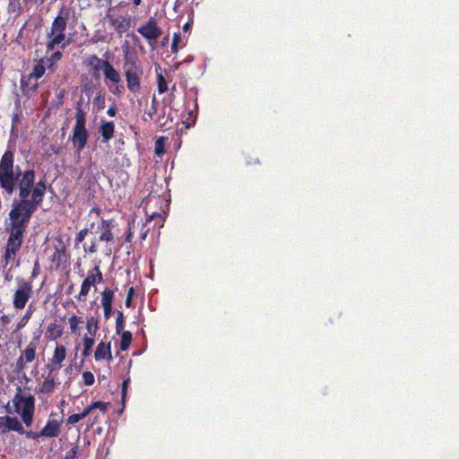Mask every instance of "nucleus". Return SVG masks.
<instances>
[{"label":"nucleus","instance_id":"f257e3e1","mask_svg":"<svg viewBox=\"0 0 459 459\" xmlns=\"http://www.w3.org/2000/svg\"><path fill=\"white\" fill-rule=\"evenodd\" d=\"M35 178L34 170L22 171L19 166H14L13 151L4 152L0 159V186L3 188V195L7 198L15 190L18 193L9 212L11 230L4 255L5 264L13 261L21 249L27 224L43 201L46 184L43 180L35 183Z\"/></svg>","mask_w":459,"mask_h":459},{"label":"nucleus","instance_id":"f03ea898","mask_svg":"<svg viewBox=\"0 0 459 459\" xmlns=\"http://www.w3.org/2000/svg\"><path fill=\"white\" fill-rule=\"evenodd\" d=\"M86 65L91 68V73L94 79L100 80V72L104 74L106 83H119L121 82L120 74L107 60L101 59L97 56H91L86 61Z\"/></svg>","mask_w":459,"mask_h":459},{"label":"nucleus","instance_id":"7ed1b4c3","mask_svg":"<svg viewBox=\"0 0 459 459\" xmlns=\"http://www.w3.org/2000/svg\"><path fill=\"white\" fill-rule=\"evenodd\" d=\"M89 137L86 129V113L82 108L78 107L75 113V125L73 127L71 141L76 154L80 156L82 151L85 148Z\"/></svg>","mask_w":459,"mask_h":459},{"label":"nucleus","instance_id":"20e7f679","mask_svg":"<svg viewBox=\"0 0 459 459\" xmlns=\"http://www.w3.org/2000/svg\"><path fill=\"white\" fill-rule=\"evenodd\" d=\"M47 61L40 58L33 65L31 72L21 79V88L23 91L35 92L39 87L38 80L40 79L48 69Z\"/></svg>","mask_w":459,"mask_h":459},{"label":"nucleus","instance_id":"39448f33","mask_svg":"<svg viewBox=\"0 0 459 459\" xmlns=\"http://www.w3.org/2000/svg\"><path fill=\"white\" fill-rule=\"evenodd\" d=\"M126 78L127 88L132 92H137L140 90V79L143 75V70L138 65L137 58L126 56Z\"/></svg>","mask_w":459,"mask_h":459},{"label":"nucleus","instance_id":"423d86ee","mask_svg":"<svg viewBox=\"0 0 459 459\" xmlns=\"http://www.w3.org/2000/svg\"><path fill=\"white\" fill-rule=\"evenodd\" d=\"M17 288L13 297V306L16 309H23L32 296V283L24 278H16Z\"/></svg>","mask_w":459,"mask_h":459},{"label":"nucleus","instance_id":"0eeeda50","mask_svg":"<svg viewBox=\"0 0 459 459\" xmlns=\"http://www.w3.org/2000/svg\"><path fill=\"white\" fill-rule=\"evenodd\" d=\"M54 252L50 255V261L55 268L60 267L67 261L66 245L61 236L55 238L53 241Z\"/></svg>","mask_w":459,"mask_h":459},{"label":"nucleus","instance_id":"6e6552de","mask_svg":"<svg viewBox=\"0 0 459 459\" xmlns=\"http://www.w3.org/2000/svg\"><path fill=\"white\" fill-rule=\"evenodd\" d=\"M102 280V273L100 272V267L97 265L89 272L87 277L82 281L81 290L78 295V299L84 301L90 291L91 286L101 282Z\"/></svg>","mask_w":459,"mask_h":459},{"label":"nucleus","instance_id":"1a4fd4ad","mask_svg":"<svg viewBox=\"0 0 459 459\" xmlns=\"http://www.w3.org/2000/svg\"><path fill=\"white\" fill-rule=\"evenodd\" d=\"M38 346L37 341H31L27 347L21 351V355L17 359L16 368L19 371H22L27 368L29 363L35 360L37 357L36 350Z\"/></svg>","mask_w":459,"mask_h":459},{"label":"nucleus","instance_id":"9d476101","mask_svg":"<svg viewBox=\"0 0 459 459\" xmlns=\"http://www.w3.org/2000/svg\"><path fill=\"white\" fill-rule=\"evenodd\" d=\"M137 31L148 41H156L160 35L162 30L158 27L157 21L151 17L147 22L137 29Z\"/></svg>","mask_w":459,"mask_h":459},{"label":"nucleus","instance_id":"9b49d317","mask_svg":"<svg viewBox=\"0 0 459 459\" xmlns=\"http://www.w3.org/2000/svg\"><path fill=\"white\" fill-rule=\"evenodd\" d=\"M16 431L24 434V429L16 417L0 416V433L4 434L8 431Z\"/></svg>","mask_w":459,"mask_h":459},{"label":"nucleus","instance_id":"f8f14e48","mask_svg":"<svg viewBox=\"0 0 459 459\" xmlns=\"http://www.w3.org/2000/svg\"><path fill=\"white\" fill-rule=\"evenodd\" d=\"M35 410V400L32 395H28L25 402L21 405L20 414L22 421L27 427H30L33 421Z\"/></svg>","mask_w":459,"mask_h":459},{"label":"nucleus","instance_id":"ddd939ff","mask_svg":"<svg viewBox=\"0 0 459 459\" xmlns=\"http://www.w3.org/2000/svg\"><path fill=\"white\" fill-rule=\"evenodd\" d=\"M66 349L62 344H56L50 362L48 365L50 371H57L61 368L62 362L65 359Z\"/></svg>","mask_w":459,"mask_h":459},{"label":"nucleus","instance_id":"4468645a","mask_svg":"<svg viewBox=\"0 0 459 459\" xmlns=\"http://www.w3.org/2000/svg\"><path fill=\"white\" fill-rule=\"evenodd\" d=\"M55 413L51 412L45 427L40 430V435L45 437H56L60 434L61 422L53 419Z\"/></svg>","mask_w":459,"mask_h":459},{"label":"nucleus","instance_id":"2eb2a0df","mask_svg":"<svg viewBox=\"0 0 459 459\" xmlns=\"http://www.w3.org/2000/svg\"><path fill=\"white\" fill-rule=\"evenodd\" d=\"M107 17L108 18L110 24L119 34L127 31L131 27V18L129 16H114L108 13Z\"/></svg>","mask_w":459,"mask_h":459},{"label":"nucleus","instance_id":"dca6fc26","mask_svg":"<svg viewBox=\"0 0 459 459\" xmlns=\"http://www.w3.org/2000/svg\"><path fill=\"white\" fill-rule=\"evenodd\" d=\"M56 386V377L50 371L44 380L39 385L38 393L49 394Z\"/></svg>","mask_w":459,"mask_h":459},{"label":"nucleus","instance_id":"f3484780","mask_svg":"<svg viewBox=\"0 0 459 459\" xmlns=\"http://www.w3.org/2000/svg\"><path fill=\"white\" fill-rule=\"evenodd\" d=\"M113 224L111 221L102 220L99 229L100 230V240L107 243L111 242L114 239L113 233L111 231Z\"/></svg>","mask_w":459,"mask_h":459},{"label":"nucleus","instance_id":"a211bd4d","mask_svg":"<svg viewBox=\"0 0 459 459\" xmlns=\"http://www.w3.org/2000/svg\"><path fill=\"white\" fill-rule=\"evenodd\" d=\"M94 357L96 360H101L104 359L111 360L112 354L110 343L106 344L104 342H100L96 348Z\"/></svg>","mask_w":459,"mask_h":459},{"label":"nucleus","instance_id":"6ab92c4d","mask_svg":"<svg viewBox=\"0 0 459 459\" xmlns=\"http://www.w3.org/2000/svg\"><path fill=\"white\" fill-rule=\"evenodd\" d=\"M48 38L49 39V41L47 44V50L50 51L55 48L56 46L61 45L62 48H65L67 45V42L65 41V33L60 34H53L48 33Z\"/></svg>","mask_w":459,"mask_h":459},{"label":"nucleus","instance_id":"aec40b11","mask_svg":"<svg viewBox=\"0 0 459 459\" xmlns=\"http://www.w3.org/2000/svg\"><path fill=\"white\" fill-rule=\"evenodd\" d=\"M115 125L113 122H102L100 126V133L102 136V142L108 143L114 134Z\"/></svg>","mask_w":459,"mask_h":459},{"label":"nucleus","instance_id":"412c9836","mask_svg":"<svg viewBox=\"0 0 459 459\" xmlns=\"http://www.w3.org/2000/svg\"><path fill=\"white\" fill-rule=\"evenodd\" d=\"M65 29H66V21H65V19L64 17L58 15L54 20V22L52 23V26H51V30H50L49 33L51 35L65 33Z\"/></svg>","mask_w":459,"mask_h":459},{"label":"nucleus","instance_id":"4be33fe9","mask_svg":"<svg viewBox=\"0 0 459 459\" xmlns=\"http://www.w3.org/2000/svg\"><path fill=\"white\" fill-rule=\"evenodd\" d=\"M44 61H47L48 69L51 72L55 71V65L62 58V53L60 51H56L53 53L49 57H42Z\"/></svg>","mask_w":459,"mask_h":459},{"label":"nucleus","instance_id":"5701e85b","mask_svg":"<svg viewBox=\"0 0 459 459\" xmlns=\"http://www.w3.org/2000/svg\"><path fill=\"white\" fill-rule=\"evenodd\" d=\"M62 333H63V330L60 325H57L56 324H50L48 326L47 334L49 336V338L56 339L58 337H60L62 335Z\"/></svg>","mask_w":459,"mask_h":459},{"label":"nucleus","instance_id":"b1692460","mask_svg":"<svg viewBox=\"0 0 459 459\" xmlns=\"http://www.w3.org/2000/svg\"><path fill=\"white\" fill-rule=\"evenodd\" d=\"M121 334V342H120V349L122 351H126L131 342H132V333L129 331H122Z\"/></svg>","mask_w":459,"mask_h":459},{"label":"nucleus","instance_id":"393cba45","mask_svg":"<svg viewBox=\"0 0 459 459\" xmlns=\"http://www.w3.org/2000/svg\"><path fill=\"white\" fill-rule=\"evenodd\" d=\"M26 398H27V396H23L22 394V388L18 387L17 393L15 394V395L13 399V406L15 407V412H17V413L20 412L21 405L25 402Z\"/></svg>","mask_w":459,"mask_h":459},{"label":"nucleus","instance_id":"a878e982","mask_svg":"<svg viewBox=\"0 0 459 459\" xmlns=\"http://www.w3.org/2000/svg\"><path fill=\"white\" fill-rule=\"evenodd\" d=\"M114 297V290L106 289L101 293V305L102 307L112 306Z\"/></svg>","mask_w":459,"mask_h":459},{"label":"nucleus","instance_id":"bb28decb","mask_svg":"<svg viewBox=\"0 0 459 459\" xmlns=\"http://www.w3.org/2000/svg\"><path fill=\"white\" fill-rule=\"evenodd\" d=\"M91 411L89 406L85 408L81 413H75L69 416L67 422L69 424H75L79 422L81 420L86 418L90 414Z\"/></svg>","mask_w":459,"mask_h":459},{"label":"nucleus","instance_id":"cd10ccee","mask_svg":"<svg viewBox=\"0 0 459 459\" xmlns=\"http://www.w3.org/2000/svg\"><path fill=\"white\" fill-rule=\"evenodd\" d=\"M32 314H33V309L30 306L29 308L26 310L25 314L23 315V316L18 322V324L16 325V329L20 330V329L23 328L28 324V322L30 319Z\"/></svg>","mask_w":459,"mask_h":459},{"label":"nucleus","instance_id":"c85d7f7f","mask_svg":"<svg viewBox=\"0 0 459 459\" xmlns=\"http://www.w3.org/2000/svg\"><path fill=\"white\" fill-rule=\"evenodd\" d=\"M87 331L91 336H94L99 329L98 321L91 316L87 319Z\"/></svg>","mask_w":459,"mask_h":459},{"label":"nucleus","instance_id":"c756f323","mask_svg":"<svg viewBox=\"0 0 459 459\" xmlns=\"http://www.w3.org/2000/svg\"><path fill=\"white\" fill-rule=\"evenodd\" d=\"M94 344V339L92 337L85 336L83 338V351L82 356L88 357L91 353V350Z\"/></svg>","mask_w":459,"mask_h":459},{"label":"nucleus","instance_id":"7c9ffc66","mask_svg":"<svg viewBox=\"0 0 459 459\" xmlns=\"http://www.w3.org/2000/svg\"><path fill=\"white\" fill-rule=\"evenodd\" d=\"M125 328L124 315L121 311H117V317L116 320V333L120 334Z\"/></svg>","mask_w":459,"mask_h":459},{"label":"nucleus","instance_id":"2f4dec72","mask_svg":"<svg viewBox=\"0 0 459 459\" xmlns=\"http://www.w3.org/2000/svg\"><path fill=\"white\" fill-rule=\"evenodd\" d=\"M158 91L159 93H164L168 91V84L166 79L161 74L157 75Z\"/></svg>","mask_w":459,"mask_h":459},{"label":"nucleus","instance_id":"473e14b6","mask_svg":"<svg viewBox=\"0 0 459 459\" xmlns=\"http://www.w3.org/2000/svg\"><path fill=\"white\" fill-rule=\"evenodd\" d=\"M108 403L103 402H95L89 405V409L92 411L94 409L100 410L102 413H105L108 410Z\"/></svg>","mask_w":459,"mask_h":459},{"label":"nucleus","instance_id":"72a5a7b5","mask_svg":"<svg viewBox=\"0 0 459 459\" xmlns=\"http://www.w3.org/2000/svg\"><path fill=\"white\" fill-rule=\"evenodd\" d=\"M82 323V320L81 318H79L78 316H72L70 318H69V325H70V329H71V332L72 333H76L77 332V329H78V325Z\"/></svg>","mask_w":459,"mask_h":459},{"label":"nucleus","instance_id":"f704fd0d","mask_svg":"<svg viewBox=\"0 0 459 459\" xmlns=\"http://www.w3.org/2000/svg\"><path fill=\"white\" fill-rule=\"evenodd\" d=\"M82 380L85 385H92L94 384V376L90 371H85L82 373Z\"/></svg>","mask_w":459,"mask_h":459},{"label":"nucleus","instance_id":"c9c22d12","mask_svg":"<svg viewBox=\"0 0 459 459\" xmlns=\"http://www.w3.org/2000/svg\"><path fill=\"white\" fill-rule=\"evenodd\" d=\"M88 229H82L79 231V233L77 234L75 239H74V242H75V246H77L79 243L82 242L85 238V237L87 236L88 234Z\"/></svg>","mask_w":459,"mask_h":459},{"label":"nucleus","instance_id":"e433bc0d","mask_svg":"<svg viewBox=\"0 0 459 459\" xmlns=\"http://www.w3.org/2000/svg\"><path fill=\"white\" fill-rule=\"evenodd\" d=\"M108 86L109 91L113 94H120L124 91V86L118 85V83H112V85L107 84Z\"/></svg>","mask_w":459,"mask_h":459},{"label":"nucleus","instance_id":"4c0bfd02","mask_svg":"<svg viewBox=\"0 0 459 459\" xmlns=\"http://www.w3.org/2000/svg\"><path fill=\"white\" fill-rule=\"evenodd\" d=\"M179 40H180V35L178 33H175L173 36V40H172V44H171V50L173 53L178 52Z\"/></svg>","mask_w":459,"mask_h":459},{"label":"nucleus","instance_id":"58836bf2","mask_svg":"<svg viewBox=\"0 0 459 459\" xmlns=\"http://www.w3.org/2000/svg\"><path fill=\"white\" fill-rule=\"evenodd\" d=\"M155 152L158 155L163 154L164 150H163V139L162 138H159L156 141V143H155Z\"/></svg>","mask_w":459,"mask_h":459},{"label":"nucleus","instance_id":"ea45409f","mask_svg":"<svg viewBox=\"0 0 459 459\" xmlns=\"http://www.w3.org/2000/svg\"><path fill=\"white\" fill-rule=\"evenodd\" d=\"M78 454V446H74L69 452L66 453L65 459H75Z\"/></svg>","mask_w":459,"mask_h":459},{"label":"nucleus","instance_id":"a19ab883","mask_svg":"<svg viewBox=\"0 0 459 459\" xmlns=\"http://www.w3.org/2000/svg\"><path fill=\"white\" fill-rule=\"evenodd\" d=\"M25 434H26L27 437L32 438V439H36V438L42 437V435H40V431L39 432L28 431V432H25Z\"/></svg>","mask_w":459,"mask_h":459},{"label":"nucleus","instance_id":"79ce46f5","mask_svg":"<svg viewBox=\"0 0 459 459\" xmlns=\"http://www.w3.org/2000/svg\"><path fill=\"white\" fill-rule=\"evenodd\" d=\"M129 382H130V379H126L124 380L123 382V386H122V399L123 401H125V397H126V389H127V386L129 385Z\"/></svg>","mask_w":459,"mask_h":459},{"label":"nucleus","instance_id":"37998d69","mask_svg":"<svg viewBox=\"0 0 459 459\" xmlns=\"http://www.w3.org/2000/svg\"><path fill=\"white\" fill-rule=\"evenodd\" d=\"M134 223V221H132L128 222V232H127V234H126V239H125V241H126V242H130V241H131V239H132L131 226H132Z\"/></svg>","mask_w":459,"mask_h":459},{"label":"nucleus","instance_id":"c03bdc74","mask_svg":"<svg viewBox=\"0 0 459 459\" xmlns=\"http://www.w3.org/2000/svg\"><path fill=\"white\" fill-rule=\"evenodd\" d=\"M103 310H104V317L106 319H108L110 317V315L112 312V306L103 307Z\"/></svg>","mask_w":459,"mask_h":459},{"label":"nucleus","instance_id":"a18cd8bd","mask_svg":"<svg viewBox=\"0 0 459 459\" xmlns=\"http://www.w3.org/2000/svg\"><path fill=\"white\" fill-rule=\"evenodd\" d=\"M133 288H130L128 293H127V297H126V306L127 307H129L131 306V300H132V294H133Z\"/></svg>","mask_w":459,"mask_h":459},{"label":"nucleus","instance_id":"49530a36","mask_svg":"<svg viewBox=\"0 0 459 459\" xmlns=\"http://www.w3.org/2000/svg\"><path fill=\"white\" fill-rule=\"evenodd\" d=\"M85 251H88L90 253H96L97 252V243L96 241H92L91 242V245L90 246V247L88 249L84 248Z\"/></svg>","mask_w":459,"mask_h":459},{"label":"nucleus","instance_id":"de8ad7c7","mask_svg":"<svg viewBox=\"0 0 459 459\" xmlns=\"http://www.w3.org/2000/svg\"><path fill=\"white\" fill-rule=\"evenodd\" d=\"M0 320H1V323H2L3 325H7V324H9V323H10V318H9V316H6V315L2 316L0 317Z\"/></svg>","mask_w":459,"mask_h":459},{"label":"nucleus","instance_id":"09e8293b","mask_svg":"<svg viewBox=\"0 0 459 459\" xmlns=\"http://www.w3.org/2000/svg\"><path fill=\"white\" fill-rule=\"evenodd\" d=\"M156 112V107H155V98L153 97L152 99V108L149 112V116L150 117H152V114H154Z\"/></svg>","mask_w":459,"mask_h":459},{"label":"nucleus","instance_id":"8fccbe9b","mask_svg":"<svg viewBox=\"0 0 459 459\" xmlns=\"http://www.w3.org/2000/svg\"><path fill=\"white\" fill-rule=\"evenodd\" d=\"M108 115L110 117H114L116 115V108L114 107H110L108 111Z\"/></svg>","mask_w":459,"mask_h":459},{"label":"nucleus","instance_id":"3c124183","mask_svg":"<svg viewBox=\"0 0 459 459\" xmlns=\"http://www.w3.org/2000/svg\"><path fill=\"white\" fill-rule=\"evenodd\" d=\"M189 23H186L183 27L184 30H187L189 29Z\"/></svg>","mask_w":459,"mask_h":459},{"label":"nucleus","instance_id":"603ef678","mask_svg":"<svg viewBox=\"0 0 459 459\" xmlns=\"http://www.w3.org/2000/svg\"><path fill=\"white\" fill-rule=\"evenodd\" d=\"M134 5H139L141 4V0H134Z\"/></svg>","mask_w":459,"mask_h":459},{"label":"nucleus","instance_id":"864d4df0","mask_svg":"<svg viewBox=\"0 0 459 459\" xmlns=\"http://www.w3.org/2000/svg\"><path fill=\"white\" fill-rule=\"evenodd\" d=\"M147 235V230H145L143 233H142V238L144 239Z\"/></svg>","mask_w":459,"mask_h":459},{"label":"nucleus","instance_id":"5fc2aeb1","mask_svg":"<svg viewBox=\"0 0 459 459\" xmlns=\"http://www.w3.org/2000/svg\"><path fill=\"white\" fill-rule=\"evenodd\" d=\"M53 150H54V152H55L56 154H58V153H59V151H60V148H55V149H53Z\"/></svg>","mask_w":459,"mask_h":459},{"label":"nucleus","instance_id":"6e6d98bb","mask_svg":"<svg viewBox=\"0 0 459 459\" xmlns=\"http://www.w3.org/2000/svg\"><path fill=\"white\" fill-rule=\"evenodd\" d=\"M107 250H108V254H110L112 251L111 247H109L108 246H107Z\"/></svg>","mask_w":459,"mask_h":459},{"label":"nucleus","instance_id":"4d7b16f0","mask_svg":"<svg viewBox=\"0 0 459 459\" xmlns=\"http://www.w3.org/2000/svg\"><path fill=\"white\" fill-rule=\"evenodd\" d=\"M154 213L152 215H151V217L148 219V221H151L153 217H154Z\"/></svg>","mask_w":459,"mask_h":459}]
</instances>
